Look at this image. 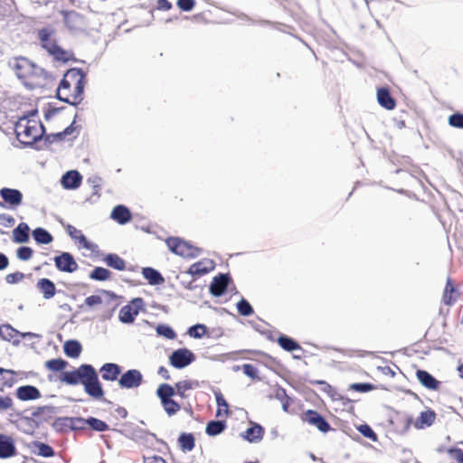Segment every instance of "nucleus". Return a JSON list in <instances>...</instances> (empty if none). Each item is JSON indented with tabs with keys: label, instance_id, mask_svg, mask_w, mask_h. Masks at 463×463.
I'll return each mask as SVG.
<instances>
[{
	"label": "nucleus",
	"instance_id": "1",
	"mask_svg": "<svg viewBox=\"0 0 463 463\" xmlns=\"http://www.w3.org/2000/svg\"><path fill=\"white\" fill-rule=\"evenodd\" d=\"M10 67L17 79L31 90L43 88L53 80L50 71L24 56L14 57Z\"/></svg>",
	"mask_w": 463,
	"mask_h": 463
},
{
	"label": "nucleus",
	"instance_id": "2",
	"mask_svg": "<svg viewBox=\"0 0 463 463\" xmlns=\"http://www.w3.org/2000/svg\"><path fill=\"white\" fill-rule=\"evenodd\" d=\"M61 380L70 385L81 383L85 392L96 401L104 398L105 392L99 375L91 364H81L77 369L62 373Z\"/></svg>",
	"mask_w": 463,
	"mask_h": 463
},
{
	"label": "nucleus",
	"instance_id": "3",
	"mask_svg": "<svg viewBox=\"0 0 463 463\" xmlns=\"http://www.w3.org/2000/svg\"><path fill=\"white\" fill-rule=\"evenodd\" d=\"M87 77L81 69H69L63 75L58 89L57 98L71 105H78L83 99Z\"/></svg>",
	"mask_w": 463,
	"mask_h": 463
},
{
	"label": "nucleus",
	"instance_id": "4",
	"mask_svg": "<svg viewBox=\"0 0 463 463\" xmlns=\"http://www.w3.org/2000/svg\"><path fill=\"white\" fill-rule=\"evenodd\" d=\"M199 386L198 381L191 379L179 381L175 386L162 383L156 390V395L160 399L161 404L167 415L173 416L181 409L180 404L173 399V396L176 394L182 399H186L189 396L188 392Z\"/></svg>",
	"mask_w": 463,
	"mask_h": 463
},
{
	"label": "nucleus",
	"instance_id": "5",
	"mask_svg": "<svg viewBox=\"0 0 463 463\" xmlns=\"http://www.w3.org/2000/svg\"><path fill=\"white\" fill-rule=\"evenodd\" d=\"M14 131L17 139L24 146H32L41 139L44 134V127L36 114L22 117L15 124Z\"/></svg>",
	"mask_w": 463,
	"mask_h": 463
},
{
	"label": "nucleus",
	"instance_id": "6",
	"mask_svg": "<svg viewBox=\"0 0 463 463\" xmlns=\"http://www.w3.org/2000/svg\"><path fill=\"white\" fill-rule=\"evenodd\" d=\"M38 38L42 47L57 61L68 62L73 61L74 53L71 51L64 50L58 45L53 38V31L43 28L39 31Z\"/></svg>",
	"mask_w": 463,
	"mask_h": 463
},
{
	"label": "nucleus",
	"instance_id": "7",
	"mask_svg": "<svg viewBox=\"0 0 463 463\" xmlns=\"http://www.w3.org/2000/svg\"><path fill=\"white\" fill-rule=\"evenodd\" d=\"M165 243L173 253L184 258H195L200 254L198 248L190 245L185 241L177 237L166 239Z\"/></svg>",
	"mask_w": 463,
	"mask_h": 463
},
{
	"label": "nucleus",
	"instance_id": "8",
	"mask_svg": "<svg viewBox=\"0 0 463 463\" xmlns=\"http://www.w3.org/2000/svg\"><path fill=\"white\" fill-rule=\"evenodd\" d=\"M143 306L144 301L141 298L132 299L128 305L121 307L118 314L119 320L124 324L133 323Z\"/></svg>",
	"mask_w": 463,
	"mask_h": 463
},
{
	"label": "nucleus",
	"instance_id": "9",
	"mask_svg": "<svg viewBox=\"0 0 463 463\" xmlns=\"http://www.w3.org/2000/svg\"><path fill=\"white\" fill-rule=\"evenodd\" d=\"M194 359V354L187 348L177 349L169 356L171 365L178 369L188 366Z\"/></svg>",
	"mask_w": 463,
	"mask_h": 463
},
{
	"label": "nucleus",
	"instance_id": "10",
	"mask_svg": "<svg viewBox=\"0 0 463 463\" xmlns=\"http://www.w3.org/2000/svg\"><path fill=\"white\" fill-rule=\"evenodd\" d=\"M0 195L4 200V203L0 202V206L15 209L20 206L23 203V194L14 188H2L0 190Z\"/></svg>",
	"mask_w": 463,
	"mask_h": 463
},
{
	"label": "nucleus",
	"instance_id": "11",
	"mask_svg": "<svg viewBox=\"0 0 463 463\" xmlns=\"http://www.w3.org/2000/svg\"><path fill=\"white\" fill-rule=\"evenodd\" d=\"M142 381V373L137 369H130L120 374L118 385L123 389H133L138 387Z\"/></svg>",
	"mask_w": 463,
	"mask_h": 463
},
{
	"label": "nucleus",
	"instance_id": "12",
	"mask_svg": "<svg viewBox=\"0 0 463 463\" xmlns=\"http://www.w3.org/2000/svg\"><path fill=\"white\" fill-rule=\"evenodd\" d=\"M301 419L303 421L308 423L311 426L316 427L322 432H327L331 429L330 424L317 411H306L302 414Z\"/></svg>",
	"mask_w": 463,
	"mask_h": 463
},
{
	"label": "nucleus",
	"instance_id": "13",
	"mask_svg": "<svg viewBox=\"0 0 463 463\" xmlns=\"http://www.w3.org/2000/svg\"><path fill=\"white\" fill-rule=\"evenodd\" d=\"M54 263L56 268L62 272L72 273L79 268L73 256L69 252H62L61 254L54 257Z\"/></svg>",
	"mask_w": 463,
	"mask_h": 463
},
{
	"label": "nucleus",
	"instance_id": "14",
	"mask_svg": "<svg viewBox=\"0 0 463 463\" xmlns=\"http://www.w3.org/2000/svg\"><path fill=\"white\" fill-rule=\"evenodd\" d=\"M66 232L77 243L80 249H85L91 252H96L98 245L90 242L82 234L81 231L76 229L73 225L68 224L66 226Z\"/></svg>",
	"mask_w": 463,
	"mask_h": 463
},
{
	"label": "nucleus",
	"instance_id": "15",
	"mask_svg": "<svg viewBox=\"0 0 463 463\" xmlns=\"http://www.w3.org/2000/svg\"><path fill=\"white\" fill-rule=\"evenodd\" d=\"M229 281L230 278L227 274H219L218 276L214 277L210 285L211 294L215 297H220L224 294L227 289Z\"/></svg>",
	"mask_w": 463,
	"mask_h": 463
},
{
	"label": "nucleus",
	"instance_id": "16",
	"mask_svg": "<svg viewBox=\"0 0 463 463\" xmlns=\"http://www.w3.org/2000/svg\"><path fill=\"white\" fill-rule=\"evenodd\" d=\"M99 373L104 381L115 382L119 379L121 368L117 364L106 363L100 367Z\"/></svg>",
	"mask_w": 463,
	"mask_h": 463
},
{
	"label": "nucleus",
	"instance_id": "17",
	"mask_svg": "<svg viewBox=\"0 0 463 463\" xmlns=\"http://www.w3.org/2000/svg\"><path fill=\"white\" fill-rule=\"evenodd\" d=\"M16 455L13 438L0 434V458H8Z\"/></svg>",
	"mask_w": 463,
	"mask_h": 463
},
{
	"label": "nucleus",
	"instance_id": "18",
	"mask_svg": "<svg viewBox=\"0 0 463 463\" xmlns=\"http://www.w3.org/2000/svg\"><path fill=\"white\" fill-rule=\"evenodd\" d=\"M437 414L433 410L427 409L420 413L419 417L413 421L412 424L417 430L425 429L434 423Z\"/></svg>",
	"mask_w": 463,
	"mask_h": 463
},
{
	"label": "nucleus",
	"instance_id": "19",
	"mask_svg": "<svg viewBox=\"0 0 463 463\" xmlns=\"http://www.w3.org/2000/svg\"><path fill=\"white\" fill-rule=\"evenodd\" d=\"M459 297V293L456 288L452 279L449 278L442 295V301L446 306H452L456 303Z\"/></svg>",
	"mask_w": 463,
	"mask_h": 463
},
{
	"label": "nucleus",
	"instance_id": "20",
	"mask_svg": "<svg viewBox=\"0 0 463 463\" xmlns=\"http://www.w3.org/2000/svg\"><path fill=\"white\" fill-rule=\"evenodd\" d=\"M377 101L383 108L388 110H392L396 107V100L391 95L389 89L385 87L377 90Z\"/></svg>",
	"mask_w": 463,
	"mask_h": 463
},
{
	"label": "nucleus",
	"instance_id": "21",
	"mask_svg": "<svg viewBox=\"0 0 463 463\" xmlns=\"http://www.w3.org/2000/svg\"><path fill=\"white\" fill-rule=\"evenodd\" d=\"M418 381L427 389L437 391L439 388L440 383L435 379L429 372L424 370H418L416 372Z\"/></svg>",
	"mask_w": 463,
	"mask_h": 463
},
{
	"label": "nucleus",
	"instance_id": "22",
	"mask_svg": "<svg viewBox=\"0 0 463 463\" xmlns=\"http://www.w3.org/2000/svg\"><path fill=\"white\" fill-rule=\"evenodd\" d=\"M82 181V176L76 170L68 171L61 178V184L66 189L78 188Z\"/></svg>",
	"mask_w": 463,
	"mask_h": 463
},
{
	"label": "nucleus",
	"instance_id": "23",
	"mask_svg": "<svg viewBox=\"0 0 463 463\" xmlns=\"http://www.w3.org/2000/svg\"><path fill=\"white\" fill-rule=\"evenodd\" d=\"M213 269V265L212 261L200 260L192 264L189 267L187 273L193 277H201L209 273Z\"/></svg>",
	"mask_w": 463,
	"mask_h": 463
},
{
	"label": "nucleus",
	"instance_id": "24",
	"mask_svg": "<svg viewBox=\"0 0 463 463\" xmlns=\"http://www.w3.org/2000/svg\"><path fill=\"white\" fill-rule=\"evenodd\" d=\"M36 288L45 299H50L56 294L55 284L49 279H40L36 283Z\"/></svg>",
	"mask_w": 463,
	"mask_h": 463
},
{
	"label": "nucleus",
	"instance_id": "25",
	"mask_svg": "<svg viewBox=\"0 0 463 463\" xmlns=\"http://www.w3.org/2000/svg\"><path fill=\"white\" fill-rule=\"evenodd\" d=\"M16 396L21 401L36 400L41 397V392L33 385H24L16 390Z\"/></svg>",
	"mask_w": 463,
	"mask_h": 463
},
{
	"label": "nucleus",
	"instance_id": "26",
	"mask_svg": "<svg viewBox=\"0 0 463 463\" xmlns=\"http://www.w3.org/2000/svg\"><path fill=\"white\" fill-rule=\"evenodd\" d=\"M264 435V429L254 423L251 427L248 428L244 433L242 434L243 439L248 440L249 442H258L262 439Z\"/></svg>",
	"mask_w": 463,
	"mask_h": 463
},
{
	"label": "nucleus",
	"instance_id": "27",
	"mask_svg": "<svg viewBox=\"0 0 463 463\" xmlns=\"http://www.w3.org/2000/svg\"><path fill=\"white\" fill-rule=\"evenodd\" d=\"M131 217L132 215L130 211L124 205L116 206L111 213V218L120 224L128 222L131 220Z\"/></svg>",
	"mask_w": 463,
	"mask_h": 463
},
{
	"label": "nucleus",
	"instance_id": "28",
	"mask_svg": "<svg viewBox=\"0 0 463 463\" xmlns=\"http://www.w3.org/2000/svg\"><path fill=\"white\" fill-rule=\"evenodd\" d=\"M142 274L150 285H160L165 281L160 272L150 267L143 268Z\"/></svg>",
	"mask_w": 463,
	"mask_h": 463
},
{
	"label": "nucleus",
	"instance_id": "29",
	"mask_svg": "<svg viewBox=\"0 0 463 463\" xmlns=\"http://www.w3.org/2000/svg\"><path fill=\"white\" fill-rule=\"evenodd\" d=\"M103 260L109 267L113 268L117 270H124L126 269L125 260L118 254H108Z\"/></svg>",
	"mask_w": 463,
	"mask_h": 463
},
{
	"label": "nucleus",
	"instance_id": "30",
	"mask_svg": "<svg viewBox=\"0 0 463 463\" xmlns=\"http://www.w3.org/2000/svg\"><path fill=\"white\" fill-rule=\"evenodd\" d=\"M29 227L26 223H20L14 231L13 237L15 242L24 243L29 240Z\"/></svg>",
	"mask_w": 463,
	"mask_h": 463
},
{
	"label": "nucleus",
	"instance_id": "31",
	"mask_svg": "<svg viewBox=\"0 0 463 463\" xmlns=\"http://www.w3.org/2000/svg\"><path fill=\"white\" fill-rule=\"evenodd\" d=\"M63 349L65 354L71 358L79 357L82 350L81 345L76 340H69L65 342Z\"/></svg>",
	"mask_w": 463,
	"mask_h": 463
},
{
	"label": "nucleus",
	"instance_id": "32",
	"mask_svg": "<svg viewBox=\"0 0 463 463\" xmlns=\"http://www.w3.org/2000/svg\"><path fill=\"white\" fill-rule=\"evenodd\" d=\"M178 444L183 451H191L195 446V439L192 433H182L178 438Z\"/></svg>",
	"mask_w": 463,
	"mask_h": 463
},
{
	"label": "nucleus",
	"instance_id": "33",
	"mask_svg": "<svg viewBox=\"0 0 463 463\" xmlns=\"http://www.w3.org/2000/svg\"><path fill=\"white\" fill-rule=\"evenodd\" d=\"M33 237L35 241L39 244H48L53 240L52 236L49 232L43 228H36L33 231Z\"/></svg>",
	"mask_w": 463,
	"mask_h": 463
},
{
	"label": "nucleus",
	"instance_id": "34",
	"mask_svg": "<svg viewBox=\"0 0 463 463\" xmlns=\"http://www.w3.org/2000/svg\"><path fill=\"white\" fill-rule=\"evenodd\" d=\"M314 383L321 385V390L326 392L333 401H340L342 400V395L337 392V390L330 385L326 381H316Z\"/></svg>",
	"mask_w": 463,
	"mask_h": 463
},
{
	"label": "nucleus",
	"instance_id": "35",
	"mask_svg": "<svg viewBox=\"0 0 463 463\" xmlns=\"http://www.w3.org/2000/svg\"><path fill=\"white\" fill-rule=\"evenodd\" d=\"M217 411L216 417H228L229 416V405L223 395L221 392L215 394Z\"/></svg>",
	"mask_w": 463,
	"mask_h": 463
},
{
	"label": "nucleus",
	"instance_id": "36",
	"mask_svg": "<svg viewBox=\"0 0 463 463\" xmlns=\"http://www.w3.org/2000/svg\"><path fill=\"white\" fill-rule=\"evenodd\" d=\"M226 428L224 421L211 420L207 423L205 431L209 436H216L222 433Z\"/></svg>",
	"mask_w": 463,
	"mask_h": 463
},
{
	"label": "nucleus",
	"instance_id": "37",
	"mask_svg": "<svg viewBox=\"0 0 463 463\" xmlns=\"http://www.w3.org/2000/svg\"><path fill=\"white\" fill-rule=\"evenodd\" d=\"M65 24L71 29H78L82 24V17L75 12L68 13L64 17Z\"/></svg>",
	"mask_w": 463,
	"mask_h": 463
},
{
	"label": "nucleus",
	"instance_id": "38",
	"mask_svg": "<svg viewBox=\"0 0 463 463\" xmlns=\"http://www.w3.org/2000/svg\"><path fill=\"white\" fill-rule=\"evenodd\" d=\"M279 345L286 351H295L300 348V345L292 338L281 335L278 338Z\"/></svg>",
	"mask_w": 463,
	"mask_h": 463
},
{
	"label": "nucleus",
	"instance_id": "39",
	"mask_svg": "<svg viewBox=\"0 0 463 463\" xmlns=\"http://www.w3.org/2000/svg\"><path fill=\"white\" fill-rule=\"evenodd\" d=\"M33 447L37 449V455L44 457V458H51L54 456V450L53 449L43 442L41 441H34L33 443Z\"/></svg>",
	"mask_w": 463,
	"mask_h": 463
},
{
	"label": "nucleus",
	"instance_id": "40",
	"mask_svg": "<svg viewBox=\"0 0 463 463\" xmlns=\"http://www.w3.org/2000/svg\"><path fill=\"white\" fill-rule=\"evenodd\" d=\"M111 272L102 267H96L90 274V278L98 281H105L109 279Z\"/></svg>",
	"mask_w": 463,
	"mask_h": 463
},
{
	"label": "nucleus",
	"instance_id": "41",
	"mask_svg": "<svg viewBox=\"0 0 463 463\" xmlns=\"http://www.w3.org/2000/svg\"><path fill=\"white\" fill-rule=\"evenodd\" d=\"M87 183L91 188V194L93 195L99 196L103 184L102 178L99 175H92L88 178Z\"/></svg>",
	"mask_w": 463,
	"mask_h": 463
},
{
	"label": "nucleus",
	"instance_id": "42",
	"mask_svg": "<svg viewBox=\"0 0 463 463\" xmlns=\"http://www.w3.org/2000/svg\"><path fill=\"white\" fill-rule=\"evenodd\" d=\"M67 365H68L67 361H65L61 358L48 360L45 363L46 368L52 372L62 371L63 369H65V367Z\"/></svg>",
	"mask_w": 463,
	"mask_h": 463
},
{
	"label": "nucleus",
	"instance_id": "43",
	"mask_svg": "<svg viewBox=\"0 0 463 463\" xmlns=\"http://www.w3.org/2000/svg\"><path fill=\"white\" fill-rule=\"evenodd\" d=\"M18 332L10 325H2L0 326V336L7 341H11L17 337Z\"/></svg>",
	"mask_w": 463,
	"mask_h": 463
},
{
	"label": "nucleus",
	"instance_id": "44",
	"mask_svg": "<svg viewBox=\"0 0 463 463\" xmlns=\"http://www.w3.org/2000/svg\"><path fill=\"white\" fill-rule=\"evenodd\" d=\"M86 423L97 431H106L109 430V425L105 421L97 418L90 417L86 420Z\"/></svg>",
	"mask_w": 463,
	"mask_h": 463
},
{
	"label": "nucleus",
	"instance_id": "45",
	"mask_svg": "<svg viewBox=\"0 0 463 463\" xmlns=\"http://www.w3.org/2000/svg\"><path fill=\"white\" fill-rule=\"evenodd\" d=\"M237 309H238V312L241 315V316H244V317H248V316H250L251 314H253V308L252 307L250 306V304L244 298L241 299L238 303H237Z\"/></svg>",
	"mask_w": 463,
	"mask_h": 463
},
{
	"label": "nucleus",
	"instance_id": "46",
	"mask_svg": "<svg viewBox=\"0 0 463 463\" xmlns=\"http://www.w3.org/2000/svg\"><path fill=\"white\" fill-rule=\"evenodd\" d=\"M349 389L358 392H368L373 391L375 386L369 383H355L350 384Z\"/></svg>",
	"mask_w": 463,
	"mask_h": 463
},
{
	"label": "nucleus",
	"instance_id": "47",
	"mask_svg": "<svg viewBox=\"0 0 463 463\" xmlns=\"http://www.w3.org/2000/svg\"><path fill=\"white\" fill-rule=\"evenodd\" d=\"M447 454L457 463H463V449L458 447H449L446 449Z\"/></svg>",
	"mask_w": 463,
	"mask_h": 463
},
{
	"label": "nucleus",
	"instance_id": "48",
	"mask_svg": "<svg viewBox=\"0 0 463 463\" xmlns=\"http://www.w3.org/2000/svg\"><path fill=\"white\" fill-rule=\"evenodd\" d=\"M206 332L204 325H195L189 328L188 333L192 337L201 338Z\"/></svg>",
	"mask_w": 463,
	"mask_h": 463
},
{
	"label": "nucleus",
	"instance_id": "49",
	"mask_svg": "<svg viewBox=\"0 0 463 463\" xmlns=\"http://www.w3.org/2000/svg\"><path fill=\"white\" fill-rule=\"evenodd\" d=\"M195 0H177L176 5L183 12H190L195 6Z\"/></svg>",
	"mask_w": 463,
	"mask_h": 463
},
{
	"label": "nucleus",
	"instance_id": "50",
	"mask_svg": "<svg viewBox=\"0 0 463 463\" xmlns=\"http://www.w3.org/2000/svg\"><path fill=\"white\" fill-rule=\"evenodd\" d=\"M156 332L158 335H164L168 339H174L176 335L175 331L168 326H158L156 327Z\"/></svg>",
	"mask_w": 463,
	"mask_h": 463
},
{
	"label": "nucleus",
	"instance_id": "51",
	"mask_svg": "<svg viewBox=\"0 0 463 463\" xmlns=\"http://www.w3.org/2000/svg\"><path fill=\"white\" fill-rule=\"evenodd\" d=\"M449 123L450 126L458 128H463V114L455 113L449 116Z\"/></svg>",
	"mask_w": 463,
	"mask_h": 463
},
{
	"label": "nucleus",
	"instance_id": "52",
	"mask_svg": "<svg viewBox=\"0 0 463 463\" xmlns=\"http://www.w3.org/2000/svg\"><path fill=\"white\" fill-rule=\"evenodd\" d=\"M33 250L30 247L23 246L17 250V257L21 260H28L32 258Z\"/></svg>",
	"mask_w": 463,
	"mask_h": 463
},
{
	"label": "nucleus",
	"instance_id": "53",
	"mask_svg": "<svg viewBox=\"0 0 463 463\" xmlns=\"http://www.w3.org/2000/svg\"><path fill=\"white\" fill-rule=\"evenodd\" d=\"M24 278V273L20 271H16L14 273L7 274L5 277V280L8 284H14L21 280H23Z\"/></svg>",
	"mask_w": 463,
	"mask_h": 463
},
{
	"label": "nucleus",
	"instance_id": "54",
	"mask_svg": "<svg viewBox=\"0 0 463 463\" xmlns=\"http://www.w3.org/2000/svg\"><path fill=\"white\" fill-rule=\"evenodd\" d=\"M359 431L366 438L376 439V434L372 428L367 424H363L358 428Z\"/></svg>",
	"mask_w": 463,
	"mask_h": 463
},
{
	"label": "nucleus",
	"instance_id": "55",
	"mask_svg": "<svg viewBox=\"0 0 463 463\" xmlns=\"http://www.w3.org/2000/svg\"><path fill=\"white\" fill-rule=\"evenodd\" d=\"M242 371L247 376H249L252 379L257 378V369L253 364H243Z\"/></svg>",
	"mask_w": 463,
	"mask_h": 463
},
{
	"label": "nucleus",
	"instance_id": "56",
	"mask_svg": "<svg viewBox=\"0 0 463 463\" xmlns=\"http://www.w3.org/2000/svg\"><path fill=\"white\" fill-rule=\"evenodd\" d=\"M84 303L86 306L92 307L94 306L100 305L102 303V298L98 295H91L85 298Z\"/></svg>",
	"mask_w": 463,
	"mask_h": 463
},
{
	"label": "nucleus",
	"instance_id": "57",
	"mask_svg": "<svg viewBox=\"0 0 463 463\" xmlns=\"http://www.w3.org/2000/svg\"><path fill=\"white\" fill-rule=\"evenodd\" d=\"M12 372L9 370L0 368V389H3L5 386H10L11 384H7V376H11Z\"/></svg>",
	"mask_w": 463,
	"mask_h": 463
},
{
	"label": "nucleus",
	"instance_id": "58",
	"mask_svg": "<svg viewBox=\"0 0 463 463\" xmlns=\"http://www.w3.org/2000/svg\"><path fill=\"white\" fill-rule=\"evenodd\" d=\"M13 406V401L8 396H0V411H6Z\"/></svg>",
	"mask_w": 463,
	"mask_h": 463
},
{
	"label": "nucleus",
	"instance_id": "59",
	"mask_svg": "<svg viewBox=\"0 0 463 463\" xmlns=\"http://www.w3.org/2000/svg\"><path fill=\"white\" fill-rule=\"evenodd\" d=\"M156 8L160 11H169L172 8V4L168 0H157Z\"/></svg>",
	"mask_w": 463,
	"mask_h": 463
},
{
	"label": "nucleus",
	"instance_id": "60",
	"mask_svg": "<svg viewBox=\"0 0 463 463\" xmlns=\"http://www.w3.org/2000/svg\"><path fill=\"white\" fill-rule=\"evenodd\" d=\"M73 124H71V126L67 127L62 132H59L56 135H54V137L61 140L65 136L71 135L73 132Z\"/></svg>",
	"mask_w": 463,
	"mask_h": 463
},
{
	"label": "nucleus",
	"instance_id": "61",
	"mask_svg": "<svg viewBox=\"0 0 463 463\" xmlns=\"http://www.w3.org/2000/svg\"><path fill=\"white\" fill-rule=\"evenodd\" d=\"M71 423L73 429H83V425L86 424V420L81 418H73L71 419Z\"/></svg>",
	"mask_w": 463,
	"mask_h": 463
},
{
	"label": "nucleus",
	"instance_id": "62",
	"mask_svg": "<svg viewBox=\"0 0 463 463\" xmlns=\"http://www.w3.org/2000/svg\"><path fill=\"white\" fill-rule=\"evenodd\" d=\"M145 463H166V461L160 456H153L146 458Z\"/></svg>",
	"mask_w": 463,
	"mask_h": 463
},
{
	"label": "nucleus",
	"instance_id": "63",
	"mask_svg": "<svg viewBox=\"0 0 463 463\" xmlns=\"http://www.w3.org/2000/svg\"><path fill=\"white\" fill-rule=\"evenodd\" d=\"M157 373L165 380H170L171 379V376H170V373H169L168 370L165 367H164V366H160Z\"/></svg>",
	"mask_w": 463,
	"mask_h": 463
},
{
	"label": "nucleus",
	"instance_id": "64",
	"mask_svg": "<svg viewBox=\"0 0 463 463\" xmlns=\"http://www.w3.org/2000/svg\"><path fill=\"white\" fill-rule=\"evenodd\" d=\"M8 264V258L5 254L0 253V270H3L5 268H7Z\"/></svg>",
	"mask_w": 463,
	"mask_h": 463
}]
</instances>
